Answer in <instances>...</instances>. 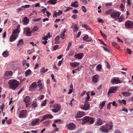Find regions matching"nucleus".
I'll return each instance as SVG.
<instances>
[{
	"label": "nucleus",
	"mask_w": 133,
	"mask_h": 133,
	"mask_svg": "<svg viewBox=\"0 0 133 133\" xmlns=\"http://www.w3.org/2000/svg\"><path fill=\"white\" fill-rule=\"evenodd\" d=\"M48 70V69H45L44 67L43 68L40 69V72L41 73H42V74H43L44 73L46 72Z\"/></svg>",
	"instance_id": "473e14b6"
},
{
	"label": "nucleus",
	"mask_w": 133,
	"mask_h": 133,
	"mask_svg": "<svg viewBox=\"0 0 133 133\" xmlns=\"http://www.w3.org/2000/svg\"><path fill=\"white\" fill-rule=\"evenodd\" d=\"M83 40L87 42H89L91 41L92 40V38L90 37H89L88 35H85L83 37Z\"/></svg>",
	"instance_id": "aec40b11"
},
{
	"label": "nucleus",
	"mask_w": 133,
	"mask_h": 133,
	"mask_svg": "<svg viewBox=\"0 0 133 133\" xmlns=\"http://www.w3.org/2000/svg\"><path fill=\"white\" fill-rule=\"evenodd\" d=\"M31 71L30 69H29L27 70L25 73L26 76H30L31 75Z\"/></svg>",
	"instance_id": "cd10ccee"
},
{
	"label": "nucleus",
	"mask_w": 133,
	"mask_h": 133,
	"mask_svg": "<svg viewBox=\"0 0 133 133\" xmlns=\"http://www.w3.org/2000/svg\"><path fill=\"white\" fill-rule=\"evenodd\" d=\"M57 0H50L48 1V2L52 5L55 4L57 2Z\"/></svg>",
	"instance_id": "c756f323"
},
{
	"label": "nucleus",
	"mask_w": 133,
	"mask_h": 133,
	"mask_svg": "<svg viewBox=\"0 0 133 133\" xmlns=\"http://www.w3.org/2000/svg\"><path fill=\"white\" fill-rule=\"evenodd\" d=\"M63 58L62 60L61 61H59L58 63V65L59 66H60L62 63L63 62L62 61L63 60Z\"/></svg>",
	"instance_id": "3c124183"
},
{
	"label": "nucleus",
	"mask_w": 133,
	"mask_h": 133,
	"mask_svg": "<svg viewBox=\"0 0 133 133\" xmlns=\"http://www.w3.org/2000/svg\"><path fill=\"white\" fill-rule=\"evenodd\" d=\"M54 109L52 110V111L54 113H57L61 109L60 106L57 104H55L53 106Z\"/></svg>",
	"instance_id": "9d476101"
},
{
	"label": "nucleus",
	"mask_w": 133,
	"mask_h": 133,
	"mask_svg": "<svg viewBox=\"0 0 133 133\" xmlns=\"http://www.w3.org/2000/svg\"><path fill=\"white\" fill-rule=\"evenodd\" d=\"M43 117L45 119L48 118L51 119L53 118V116L50 114H48L44 115Z\"/></svg>",
	"instance_id": "5701e85b"
},
{
	"label": "nucleus",
	"mask_w": 133,
	"mask_h": 133,
	"mask_svg": "<svg viewBox=\"0 0 133 133\" xmlns=\"http://www.w3.org/2000/svg\"><path fill=\"white\" fill-rule=\"evenodd\" d=\"M41 19V18H38L37 19H34L33 20V21L35 22L39 21Z\"/></svg>",
	"instance_id": "69168bd1"
},
{
	"label": "nucleus",
	"mask_w": 133,
	"mask_h": 133,
	"mask_svg": "<svg viewBox=\"0 0 133 133\" xmlns=\"http://www.w3.org/2000/svg\"><path fill=\"white\" fill-rule=\"evenodd\" d=\"M118 86H113L110 87L108 92V96H109V94L115 93L118 89Z\"/></svg>",
	"instance_id": "423d86ee"
},
{
	"label": "nucleus",
	"mask_w": 133,
	"mask_h": 133,
	"mask_svg": "<svg viewBox=\"0 0 133 133\" xmlns=\"http://www.w3.org/2000/svg\"><path fill=\"white\" fill-rule=\"evenodd\" d=\"M61 121V120L60 119H57L55 120L54 122L55 123H57Z\"/></svg>",
	"instance_id": "bf43d9fd"
},
{
	"label": "nucleus",
	"mask_w": 133,
	"mask_h": 133,
	"mask_svg": "<svg viewBox=\"0 0 133 133\" xmlns=\"http://www.w3.org/2000/svg\"><path fill=\"white\" fill-rule=\"evenodd\" d=\"M112 127V123L111 122L109 124H106L104 125L101 126L99 129V130L102 133H108L109 131V129H111Z\"/></svg>",
	"instance_id": "f257e3e1"
},
{
	"label": "nucleus",
	"mask_w": 133,
	"mask_h": 133,
	"mask_svg": "<svg viewBox=\"0 0 133 133\" xmlns=\"http://www.w3.org/2000/svg\"><path fill=\"white\" fill-rule=\"evenodd\" d=\"M23 24L24 25H26L28 23L29 19L27 17H25L23 18Z\"/></svg>",
	"instance_id": "393cba45"
},
{
	"label": "nucleus",
	"mask_w": 133,
	"mask_h": 133,
	"mask_svg": "<svg viewBox=\"0 0 133 133\" xmlns=\"http://www.w3.org/2000/svg\"><path fill=\"white\" fill-rule=\"evenodd\" d=\"M30 28L28 27L25 28L24 29L23 34L27 36H31L32 31H30Z\"/></svg>",
	"instance_id": "39448f33"
},
{
	"label": "nucleus",
	"mask_w": 133,
	"mask_h": 133,
	"mask_svg": "<svg viewBox=\"0 0 133 133\" xmlns=\"http://www.w3.org/2000/svg\"><path fill=\"white\" fill-rule=\"evenodd\" d=\"M32 105L34 108L37 107H38V105L36 99H35V101L32 102Z\"/></svg>",
	"instance_id": "bb28decb"
},
{
	"label": "nucleus",
	"mask_w": 133,
	"mask_h": 133,
	"mask_svg": "<svg viewBox=\"0 0 133 133\" xmlns=\"http://www.w3.org/2000/svg\"><path fill=\"white\" fill-rule=\"evenodd\" d=\"M122 94H123L124 96H129L130 94V93L128 92H123L122 93Z\"/></svg>",
	"instance_id": "72a5a7b5"
},
{
	"label": "nucleus",
	"mask_w": 133,
	"mask_h": 133,
	"mask_svg": "<svg viewBox=\"0 0 133 133\" xmlns=\"http://www.w3.org/2000/svg\"><path fill=\"white\" fill-rule=\"evenodd\" d=\"M39 119L38 118L33 120L31 123V125L32 126L37 125L39 122Z\"/></svg>",
	"instance_id": "6ab92c4d"
},
{
	"label": "nucleus",
	"mask_w": 133,
	"mask_h": 133,
	"mask_svg": "<svg viewBox=\"0 0 133 133\" xmlns=\"http://www.w3.org/2000/svg\"><path fill=\"white\" fill-rule=\"evenodd\" d=\"M99 77L97 75H94L92 77V81L94 83L97 82L99 79Z\"/></svg>",
	"instance_id": "412c9836"
},
{
	"label": "nucleus",
	"mask_w": 133,
	"mask_h": 133,
	"mask_svg": "<svg viewBox=\"0 0 133 133\" xmlns=\"http://www.w3.org/2000/svg\"><path fill=\"white\" fill-rule=\"evenodd\" d=\"M47 101V100H45L42 103L41 105L42 106H45L46 104V102Z\"/></svg>",
	"instance_id": "09e8293b"
},
{
	"label": "nucleus",
	"mask_w": 133,
	"mask_h": 133,
	"mask_svg": "<svg viewBox=\"0 0 133 133\" xmlns=\"http://www.w3.org/2000/svg\"><path fill=\"white\" fill-rule=\"evenodd\" d=\"M100 32L101 35L104 38H106L107 36L106 35L104 34V33H103L101 30H100Z\"/></svg>",
	"instance_id": "c03bdc74"
},
{
	"label": "nucleus",
	"mask_w": 133,
	"mask_h": 133,
	"mask_svg": "<svg viewBox=\"0 0 133 133\" xmlns=\"http://www.w3.org/2000/svg\"><path fill=\"white\" fill-rule=\"evenodd\" d=\"M71 6L75 8H77L78 6V4H75L74 3H72L71 4Z\"/></svg>",
	"instance_id": "a19ab883"
},
{
	"label": "nucleus",
	"mask_w": 133,
	"mask_h": 133,
	"mask_svg": "<svg viewBox=\"0 0 133 133\" xmlns=\"http://www.w3.org/2000/svg\"><path fill=\"white\" fill-rule=\"evenodd\" d=\"M83 54L81 53L75 55L74 56V57L77 59H81L83 57Z\"/></svg>",
	"instance_id": "4be33fe9"
},
{
	"label": "nucleus",
	"mask_w": 133,
	"mask_h": 133,
	"mask_svg": "<svg viewBox=\"0 0 133 133\" xmlns=\"http://www.w3.org/2000/svg\"><path fill=\"white\" fill-rule=\"evenodd\" d=\"M12 72L11 71H6L5 72L4 77L6 78H9L12 75Z\"/></svg>",
	"instance_id": "2eb2a0df"
},
{
	"label": "nucleus",
	"mask_w": 133,
	"mask_h": 133,
	"mask_svg": "<svg viewBox=\"0 0 133 133\" xmlns=\"http://www.w3.org/2000/svg\"><path fill=\"white\" fill-rule=\"evenodd\" d=\"M96 68L98 71H100L102 69V65L101 64H99L96 66Z\"/></svg>",
	"instance_id": "4c0bfd02"
},
{
	"label": "nucleus",
	"mask_w": 133,
	"mask_h": 133,
	"mask_svg": "<svg viewBox=\"0 0 133 133\" xmlns=\"http://www.w3.org/2000/svg\"><path fill=\"white\" fill-rule=\"evenodd\" d=\"M23 6L24 9H25V8H29L30 6V5L29 4H27L25 5H24Z\"/></svg>",
	"instance_id": "6e6d98bb"
},
{
	"label": "nucleus",
	"mask_w": 133,
	"mask_h": 133,
	"mask_svg": "<svg viewBox=\"0 0 133 133\" xmlns=\"http://www.w3.org/2000/svg\"><path fill=\"white\" fill-rule=\"evenodd\" d=\"M112 103V102H110L108 104L107 107V109L108 110H109L110 109L111 107L110 104Z\"/></svg>",
	"instance_id": "13d9d810"
},
{
	"label": "nucleus",
	"mask_w": 133,
	"mask_h": 133,
	"mask_svg": "<svg viewBox=\"0 0 133 133\" xmlns=\"http://www.w3.org/2000/svg\"><path fill=\"white\" fill-rule=\"evenodd\" d=\"M41 11L43 14H44L45 11L46 12L47 11V9L46 8H45L44 9H42Z\"/></svg>",
	"instance_id": "603ef678"
},
{
	"label": "nucleus",
	"mask_w": 133,
	"mask_h": 133,
	"mask_svg": "<svg viewBox=\"0 0 133 133\" xmlns=\"http://www.w3.org/2000/svg\"><path fill=\"white\" fill-rule=\"evenodd\" d=\"M51 77L52 78V79L53 80L54 82H55L56 83L57 82V81H56V80L55 79V78H54V75L53 74H52L51 75Z\"/></svg>",
	"instance_id": "a18cd8bd"
},
{
	"label": "nucleus",
	"mask_w": 133,
	"mask_h": 133,
	"mask_svg": "<svg viewBox=\"0 0 133 133\" xmlns=\"http://www.w3.org/2000/svg\"><path fill=\"white\" fill-rule=\"evenodd\" d=\"M85 115V113L83 111H78L76 115V118H81Z\"/></svg>",
	"instance_id": "dca6fc26"
},
{
	"label": "nucleus",
	"mask_w": 133,
	"mask_h": 133,
	"mask_svg": "<svg viewBox=\"0 0 133 133\" xmlns=\"http://www.w3.org/2000/svg\"><path fill=\"white\" fill-rule=\"evenodd\" d=\"M59 46L58 45H55L53 48V49L55 51L59 47Z\"/></svg>",
	"instance_id": "37998d69"
},
{
	"label": "nucleus",
	"mask_w": 133,
	"mask_h": 133,
	"mask_svg": "<svg viewBox=\"0 0 133 133\" xmlns=\"http://www.w3.org/2000/svg\"><path fill=\"white\" fill-rule=\"evenodd\" d=\"M82 2L84 4H87V0H81Z\"/></svg>",
	"instance_id": "774afa93"
},
{
	"label": "nucleus",
	"mask_w": 133,
	"mask_h": 133,
	"mask_svg": "<svg viewBox=\"0 0 133 133\" xmlns=\"http://www.w3.org/2000/svg\"><path fill=\"white\" fill-rule=\"evenodd\" d=\"M78 28L77 27V25L76 24H75V26H74V28L73 29V30L74 31L76 30L77 31V30Z\"/></svg>",
	"instance_id": "4d7b16f0"
},
{
	"label": "nucleus",
	"mask_w": 133,
	"mask_h": 133,
	"mask_svg": "<svg viewBox=\"0 0 133 133\" xmlns=\"http://www.w3.org/2000/svg\"><path fill=\"white\" fill-rule=\"evenodd\" d=\"M24 6H23V5L20 8H19L17 9V10H18V12L19 11H22V10H24Z\"/></svg>",
	"instance_id": "de8ad7c7"
},
{
	"label": "nucleus",
	"mask_w": 133,
	"mask_h": 133,
	"mask_svg": "<svg viewBox=\"0 0 133 133\" xmlns=\"http://www.w3.org/2000/svg\"><path fill=\"white\" fill-rule=\"evenodd\" d=\"M111 17L114 19H117L119 17L120 14L116 11H113L110 14Z\"/></svg>",
	"instance_id": "20e7f679"
},
{
	"label": "nucleus",
	"mask_w": 133,
	"mask_h": 133,
	"mask_svg": "<svg viewBox=\"0 0 133 133\" xmlns=\"http://www.w3.org/2000/svg\"><path fill=\"white\" fill-rule=\"evenodd\" d=\"M18 36V34L15 35L14 34H12L10 38V42H12L14 41L16 39Z\"/></svg>",
	"instance_id": "4468645a"
},
{
	"label": "nucleus",
	"mask_w": 133,
	"mask_h": 133,
	"mask_svg": "<svg viewBox=\"0 0 133 133\" xmlns=\"http://www.w3.org/2000/svg\"><path fill=\"white\" fill-rule=\"evenodd\" d=\"M126 50L128 54H132L131 51L130 49L128 48H127V49Z\"/></svg>",
	"instance_id": "8fccbe9b"
},
{
	"label": "nucleus",
	"mask_w": 133,
	"mask_h": 133,
	"mask_svg": "<svg viewBox=\"0 0 133 133\" xmlns=\"http://www.w3.org/2000/svg\"><path fill=\"white\" fill-rule=\"evenodd\" d=\"M37 87V85L36 83L34 82L31 84V85L29 87V89L30 91H34Z\"/></svg>",
	"instance_id": "f8f14e48"
},
{
	"label": "nucleus",
	"mask_w": 133,
	"mask_h": 133,
	"mask_svg": "<svg viewBox=\"0 0 133 133\" xmlns=\"http://www.w3.org/2000/svg\"><path fill=\"white\" fill-rule=\"evenodd\" d=\"M65 34L64 33H62L61 35V37L62 39H63L64 38Z\"/></svg>",
	"instance_id": "864d4df0"
},
{
	"label": "nucleus",
	"mask_w": 133,
	"mask_h": 133,
	"mask_svg": "<svg viewBox=\"0 0 133 133\" xmlns=\"http://www.w3.org/2000/svg\"><path fill=\"white\" fill-rule=\"evenodd\" d=\"M112 5V3H107L105 5L106 6H111Z\"/></svg>",
	"instance_id": "680f3d73"
},
{
	"label": "nucleus",
	"mask_w": 133,
	"mask_h": 133,
	"mask_svg": "<svg viewBox=\"0 0 133 133\" xmlns=\"http://www.w3.org/2000/svg\"><path fill=\"white\" fill-rule=\"evenodd\" d=\"M20 31L18 28H16L14 30L12 34H14L15 35L18 34L19 32Z\"/></svg>",
	"instance_id": "c85d7f7f"
},
{
	"label": "nucleus",
	"mask_w": 133,
	"mask_h": 133,
	"mask_svg": "<svg viewBox=\"0 0 133 133\" xmlns=\"http://www.w3.org/2000/svg\"><path fill=\"white\" fill-rule=\"evenodd\" d=\"M30 99L31 98L30 96H27L24 99V101L26 103H27L30 101Z\"/></svg>",
	"instance_id": "b1692460"
},
{
	"label": "nucleus",
	"mask_w": 133,
	"mask_h": 133,
	"mask_svg": "<svg viewBox=\"0 0 133 133\" xmlns=\"http://www.w3.org/2000/svg\"><path fill=\"white\" fill-rule=\"evenodd\" d=\"M92 124L94 122L93 118L89 116L85 117L82 119V124H84L87 123H89Z\"/></svg>",
	"instance_id": "7ed1b4c3"
},
{
	"label": "nucleus",
	"mask_w": 133,
	"mask_h": 133,
	"mask_svg": "<svg viewBox=\"0 0 133 133\" xmlns=\"http://www.w3.org/2000/svg\"><path fill=\"white\" fill-rule=\"evenodd\" d=\"M98 40L99 41V42H100V43L102 44H103V45H105V46H106V44H105L104 42L103 41H102L100 39H98Z\"/></svg>",
	"instance_id": "052dcab7"
},
{
	"label": "nucleus",
	"mask_w": 133,
	"mask_h": 133,
	"mask_svg": "<svg viewBox=\"0 0 133 133\" xmlns=\"http://www.w3.org/2000/svg\"><path fill=\"white\" fill-rule=\"evenodd\" d=\"M42 81V80L40 79L37 82V83L38 84L37 86H38L39 88L38 90V91H40L42 90L43 89V88L44 85H43L42 83H41Z\"/></svg>",
	"instance_id": "f3484780"
},
{
	"label": "nucleus",
	"mask_w": 133,
	"mask_h": 133,
	"mask_svg": "<svg viewBox=\"0 0 133 133\" xmlns=\"http://www.w3.org/2000/svg\"><path fill=\"white\" fill-rule=\"evenodd\" d=\"M103 124L102 120L100 118H98L97 119V121L95 123L94 125L95 126H100Z\"/></svg>",
	"instance_id": "a211bd4d"
},
{
	"label": "nucleus",
	"mask_w": 133,
	"mask_h": 133,
	"mask_svg": "<svg viewBox=\"0 0 133 133\" xmlns=\"http://www.w3.org/2000/svg\"><path fill=\"white\" fill-rule=\"evenodd\" d=\"M82 27H84L85 28L89 30L90 31L91 30V29L90 27L86 24H84Z\"/></svg>",
	"instance_id": "c9c22d12"
},
{
	"label": "nucleus",
	"mask_w": 133,
	"mask_h": 133,
	"mask_svg": "<svg viewBox=\"0 0 133 133\" xmlns=\"http://www.w3.org/2000/svg\"><path fill=\"white\" fill-rule=\"evenodd\" d=\"M60 37V36L58 35L55 38V40L56 41V43L58 44V43H59V39Z\"/></svg>",
	"instance_id": "e433bc0d"
},
{
	"label": "nucleus",
	"mask_w": 133,
	"mask_h": 133,
	"mask_svg": "<svg viewBox=\"0 0 133 133\" xmlns=\"http://www.w3.org/2000/svg\"><path fill=\"white\" fill-rule=\"evenodd\" d=\"M27 114L26 110H22L21 111L18 116L20 118L25 117L26 116Z\"/></svg>",
	"instance_id": "9b49d317"
},
{
	"label": "nucleus",
	"mask_w": 133,
	"mask_h": 133,
	"mask_svg": "<svg viewBox=\"0 0 133 133\" xmlns=\"http://www.w3.org/2000/svg\"><path fill=\"white\" fill-rule=\"evenodd\" d=\"M24 44V42L22 39H21L19 40L17 44V46H18L19 45H21Z\"/></svg>",
	"instance_id": "2f4dec72"
},
{
	"label": "nucleus",
	"mask_w": 133,
	"mask_h": 133,
	"mask_svg": "<svg viewBox=\"0 0 133 133\" xmlns=\"http://www.w3.org/2000/svg\"><path fill=\"white\" fill-rule=\"evenodd\" d=\"M9 88L13 90H15L19 86V82L16 79H11L8 82Z\"/></svg>",
	"instance_id": "f03ea898"
},
{
	"label": "nucleus",
	"mask_w": 133,
	"mask_h": 133,
	"mask_svg": "<svg viewBox=\"0 0 133 133\" xmlns=\"http://www.w3.org/2000/svg\"><path fill=\"white\" fill-rule=\"evenodd\" d=\"M80 108L84 110L87 111L90 109V105L88 102H85L84 105L80 106Z\"/></svg>",
	"instance_id": "0eeeda50"
},
{
	"label": "nucleus",
	"mask_w": 133,
	"mask_h": 133,
	"mask_svg": "<svg viewBox=\"0 0 133 133\" xmlns=\"http://www.w3.org/2000/svg\"><path fill=\"white\" fill-rule=\"evenodd\" d=\"M77 15L76 14H74L71 16V17L75 19L77 17Z\"/></svg>",
	"instance_id": "e2e57ef3"
},
{
	"label": "nucleus",
	"mask_w": 133,
	"mask_h": 133,
	"mask_svg": "<svg viewBox=\"0 0 133 133\" xmlns=\"http://www.w3.org/2000/svg\"><path fill=\"white\" fill-rule=\"evenodd\" d=\"M114 133H122L121 131L118 129L114 131Z\"/></svg>",
	"instance_id": "5fc2aeb1"
},
{
	"label": "nucleus",
	"mask_w": 133,
	"mask_h": 133,
	"mask_svg": "<svg viewBox=\"0 0 133 133\" xmlns=\"http://www.w3.org/2000/svg\"><path fill=\"white\" fill-rule=\"evenodd\" d=\"M112 10H113V9H109V10H108L107 11H106L105 13L107 14H111V13L113 11H112Z\"/></svg>",
	"instance_id": "ea45409f"
},
{
	"label": "nucleus",
	"mask_w": 133,
	"mask_h": 133,
	"mask_svg": "<svg viewBox=\"0 0 133 133\" xmlns=\"http://www.w3.org/2000/svg\"><path fill=\"white\" fill-rule=\"evenodd\" d=\"M39 29V28L37 26H36L34 27V28L32 29V31H33L34 32L37 31Z\"/></svg>",
	"instance_id": "58836bf2"
},
{
	"label": "nucleus",
	"mask_w": 133,
	"mask_h": 133,
	"mask_svg": "<svg viewBox=\"0 0 133 133\" xmlns=\"http://www.w3.org/2000/svg\"><path fill=\"white\" fill-rule=\"evenodd\" d=\"M125 26L126 28L130 29L133 26V22L130 20H128L125 22Z\"/></svg>",
	"instance_id": "6e6552de"
},
{
	"label": "nucleus",
	"mask_w": 133,
	"mask_h": 133,
	"mask_svg": "<svg viewBox=\"0 0 133 133\" xmlns=\"http://www.w3.org/2000/svg\"><path fill=\"white\" fill-rule=\"evenodd\" d=\"M111 83L112 84H118L122 83L119 79V78L118 77H115L112 79L111 81Z\"/></svg>",
	"instance_id": "1a4fd4ad"
},
{
	"label": "nucleus",
	"mask_w": 133,
	"mask_h": 133,
	"mask_svg": "<svg viewBox=\"0 0 133 133\" xmlns=\"http://www.w3.org/2000/svg\"><path fill=\"white\" fill-rule=\"evenodd\" d=\"M67 126L68 128L70 130H74L76 128L75 124L73 123H72L68 124L67 125Z\"/></svg>",
	"instance_id": "ddd939ff"
},
{
	"label": "nucleus",
	"mask_w": 133,
	"mask_h": 133,
	"mask_svg": "<svg viewBox=\"0 0 133 133\" xmlns=\"http://www.w3.org/2000/svg\"><path fill=\"white\" fill-rule=\"evenodd\" d=\"M63 11L62 10H59L58 12L57 13L58 15V16H60V14H62Z\"/></svg>",
	"instance_id": "0e129e2a"
},
{
	"label": "nucleus",
	"mask_w": 133,
	"mask_h": 133,
	"mask_svg": "<svg viewBox=\"0 0 133 133\" xmlns=\"http://www.w3.org/2000/svg\"><path fill=\"white\" fill-rule=\"evenodd\" d=\"M82 9L84 13H86L87 12V10L85 7L84 6H82Z\"/></svg>",
	"instance_id": "79ce46f5"
},
{
	"label": "nucleus",
	"mask_w": 133,
	"mask_h": 133,
	"mask_svg": "<svg viewBox=\"0 0 133 133\" xmlns=\"http://www.w3.org/2000/svg\"><path fill=\"white\" fill-rule=\"evenodd\" d=\"M57 15L58 14L57 12L56 11H54L53 14V17H56H56H57Z\"/></svg>",
	"instance_id": "49530a36"
},
{
	"label": "nucleus",
	"mask_w": 133,
	"mask_h": 133,
	"mask_svg": "<svg viewBox=\"0 0 133 133\" xmlns=\"http://www.w3.org/2000/svg\"><path fill=\"white\" fill-rule=\"evenodd\" d=\"M80 63L74 62L73 63L70 62V65L73 67H76L78 66L79 64Z\"/></svg>",
	"instance_id": "a878e982"
},
{
	"label": "nucleus",
	"mask_w": 133,
	"mask_h": 133,
	"mask_svg": "<svg viewBox=\"0 0 133 133\" xmlns=\"http://www.w3.org/2000/svg\"><path fill=\"white\" fill-rule=\"evenodd\" d=\"M2 55L4 57H6L9 55L8 52L7 50L3 52Z\"/></svg>",
	"instance_id": "7c9ffc66"
},
{
	"label": "nucleus",
	"mask_w": 133,
	"mask_h": 133,
	"mask_svg": "<svg viewBox=\"0 0 133 133\" xmlns=\"http://www.w3.org/2000/svg\"><path fill=\"white\" fill-rule=\"evenodd\" d=\"M121 111H124L126 112L127 113H128V110L125 108H123L122 110H121Z\"/></svg>",
	"instance_id": "338daca9"
},
{
	"label": "nucleus",
	"mask_w": 133,
	"mask_h": 133,
	"mask_svg": "<svg viewBox=\"0 0 133 133\" xmlns=\"http://www.w3.org/2000/svg\"><path fill=\"white\" fill-rule=\"evenodd\" d=\"M105 104V101H104L102 102V103L100 104L99 108L100 109H102L103 107L104 106Z\"/></svg>",
	"instance_id": "f704fd0d"
}]
</instances>
